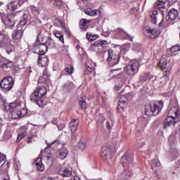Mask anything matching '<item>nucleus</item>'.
Here are the masks:
<instances>
[{"mask_svg": "<svg viewBox=\"0 0 180 180\" xmlns=\"http://www.w3.org/2000/svg\"><path fill=\"white\" fill-rule=\"evenodd\" d=\"M180 120V109L175 107L172 108L169 112L168 117L165 120V127H168L175 123H178Z\"/></svg>", "mask_w": 180, "mask_h": 180, "instance_id": "nucleus-1", "label": "nucleus"}, {"mask_svg": "<svg viewBox=\"0 0 180 180\" xmlns=\"http://www.w3.org/2000/svg\"><path fill=\"white\" fill-rule=\"evenodd\" d=\"M163 106L162 101H151L146 109V115L158 116Z\"/></svg>", "mask_w": 180, "mask_h": 180, "instance_id": "nucleus-2", "label": "nucleus"}, {"mask_svg": "<svg viewBox=\"0 0 180 180\" xmlns=\"http://www.w3.org/2000/svg\"><path fill=\"white\" fill-rule=\"evenodd\" d=\"M0 46L4 47L8 54L13 53L15 46L11 43V39L5 34H0Z\"/></svg>", "mask_w": 180, "mask_h": 180, "instance_id": "nucleus-3", "label": "nucleus"}, {"mask_svg": "<svg viewBox=\"0 0 180 180\" xmlns=\"http://www.w3.org/2000/svg\"><path fill=\"white\" fill-rule=\"evenodd\" d=\"M179 15L178 10L175 8L170 9L165 18L162 19L159 23V26H162V25L169 26V25L172 24V20H175V19L178 18Z\"/></svg>", "mask_w": 180, "mask_h": 180, "instance_id": "nucleus-4", "label": "nucleus"}, {"mask_svg": "<svg viewBox=\"0 0 180 180\" xmlns=\"http://www.w3.org/2000/svg\"><path fill=\"white\" fill-rule=\"evenodd\" d=\"M47 94V89L44 86L37 87L31 96L30 100L34 102H41V98Z\"/></svg>", "mask_w": 180, "mask_h": 180, "instance_id": "nucleus-5", "label": "nucleus"}, {"mask_svg": "<svg viewBox=\"0 0 180 180\" xmlns=\"http://www.w3.org/2000/svg\"><path fill=\"white\" fill-rule=\"evenodd\" d=\"M139 61L133 60L124 68V72H125V74H127V75H130L131 77H133L134 75H136V74H137V72H139Z\"/></svg>", "mask_w": 180, "mask_h": 180, "instance_id": "nucleus-6", "label": "nucleus"}, {"mask_svg": "<svg viewBox=\"0 0 180 180\" xmlns=\"http://www.w3.org/2000/svg\"><path fill=\"white\" fill-rule=\"evenodd\" d=\"M26 23H27V20H26L25 18H22V20H20V22L17 25V29L12 35L13 40L22 39V37L23 36V30H25L24 27L26 26Z\"/></svg>", "mask_w": 180, "mask_h": 180, "instance_id": "nucleus-7", "label": "nucleus"}, {"mask_svg": "<svg viewBox=\"0 0 180 180\" xmlns=\"http://www.w3.org/2000/svg\"><path fill=\"white\" fill-rule=\"evenodd\" d=\"M15 85V80L12 77H6L3 79L0 83V86L4 92H9L11 88Z\"/></svg>", "mask_w": 180, "mask_h": 180, "instance_id": "nucleus-8", "label": "nucleus"}, {"mask_svg": "<svg viewBox=\"0 0 180 180\" xmlns=\"http://www.w3.org/2000/svg\"><path fill=\"white\" fill-rule=\"evenodd\" d=\"M108 53V57L107 58V61H111L113 65L119 64V60H120V55H119L118 53H114L113 50L112 49H109Z\"/></svg>", "mask_w": 180, "mask_h": 180, "instance_id": "nucleus-9", "label": "nucleus"}, {"mask_svg": "<svg viewBox=\"0 0 180 180\" xmlns=\"http://www.w3.org/2000/svg\"><path fill=\"white\" fill-rule=\"evenodd\" d=\"M126 106H127V96L123 94L120 96L119 99V104L117 106L119 112L121 113L124 112Z\"/></svg>", "mask_w": 180, "mask_h": 180, "instance_id": "nucleus-10", "label": "nucleus"}, {"mask_svg": "<svg viewBox=\"0 0 180 180\" xmlns=\"http://www.w3.org/2000/svg\"><path fill=\"white\" fill-rule=\"evenodd\" d=\"M11 163L9 162H6V156L5 155H0V167L3 172H6L8 169H9V166Z\"/></svg>", "mask_w": 180, "mask_h": 180, "instance_id": "nucleus-11", "label": "nucleus"}, {"mask_svg": "<svg viewBox=\"0 0 180 180\" xmlns=\"http://www.w3.org/2000/svg\"><path fill=\"white\" fill-rule=\"evenodd\" d=\"M59 174H61L62 176H70L72 174V169L70 165H63L59 169Z\"/></svg>", "mask_w": 180, "mask_h": 180, "instance_id": "nucleus-12", "label": "nucleus"}, {"mask_svg": "<svg viewBox=\"0 0 180 180\" xmlns=\"http://www.w3.org/2000/svg\"><path fill=\"white\" fill-rule=\"evenodd\" d=\"M111 153L112 150L108 147H103L101 151V156L103 160L108 161V160L112 158Z\"/></svg>", "mask_w": 180, "mask_h": 180, "instance_id": "nucleus-13", "label": "nucleus"}, {"mask_svg": "<svg viewBox=\"0 0 180 180\" xmlns=\"http://www.w3.org/2000/svg\"><path fill=\"white\" fill-rule=\"evenodd\" d=\"M27 113L26 109L22 108L21 110H15L11 112L12 119H19V117H23Z\"/></svg>", "mask_w": 180, "mask_h": 180, "instance_id": "nucleus-14", "label": "nucleus"}, {"mask_svg": "<svg viewBox=\"0 0 180 180\" xmlns=\"http://www.w3.org/2000/svg\"><path fill=\"white\" fill-rule=\"evenodd\" d=\"M146 30L150 39H155V37H158V36H160V30H158L157 28L148 27Z\"/></svg>", "mask_w": 180, "mask_h": 180, "instance_id": "nucleus-15", "label": "nucleus"}, {"mask_svg": "<svg viewBox=\"0 0 180 180\" xmlns=\"http://www.w3.org/2000/svg\"><path fill=\"white\" fill-rule=\"evenodd\" d=\"M4 23L8 27H12L13 26H15V20L13 19V15H8L4 21Z\"/></svg>", "mask_w": 180, "mask_h": 180, "instance_id": "nucleus-16", "label": "nucleus"}, {"mask_svg": "<svg viewBox=\"0 0 180 180\" xmlns=\"http://www.w3.org/2000/svg\"><path fill=\"white\" fill-rule=\"evenodd\" d=\"M38 64L41 67H44L49 63V58L44 56V53H41L38 58Z\"/></svg>", "mask_w": 180, "mask_h": 180, "instance_id": "nucleus-17", "label": "nucleus"}, {"mask_svg": "<svg viewBox=\"0 0 180 180\" xmlns=\"http://www.w3.org/2000/svg\"><path fill=\"white\" fill-rule=\"evenodd\" d=\"M68 155V150H67V148H65L60 149L57 152V156L60 160H65Z\"/></svg>", "mask_w": 180, "mask_h": 180, "instance_id": "nucleus-18", "label": "nucleus"}, {"mask_svg": "<svg viewBox=\"0 0 180 180\" xmlns=\"http://www.w3.org/2000/svg\"><path fill=\"white\" fill-rule=\"evenodd\" d=\"M35 49L37 51H39V55L41 56V54H46L47 53V45L44 44H39V45L35 46Z\"/></svg>", "mask_w": 180, "mask_h": 180, "instance_id": "nucleus-19", "label": "nucleus"}, {"mask_svg": "<svg viewBox=\"0 0 180 180\" xmlns=\"http://www.w3.org/2000/svg\"><path fill=\"white\" fill-rule=\"evenodd\" d=\"M78 120L75 119L71 120V122H70V129L72 133H75L77 131V130H78Z\"/></svg>", "mask_w": 180, "mask_h": 180, "instance_id": "nucleus-20", "label": "nucleus"}, {"mask_svg": "<svg viewBox=\"0 0 180 180\" xmlns=\"http://www.w3.org/2000/svg\"><path fill=\"white\" fill-rule=\"evenodd\" d=\"M165 4H167V0H159L156 2L155 6L157 9L163 12L164 9H165Z\"/></svg>", "mask_w": 180, "mask_h": 180, "instance_id": "nucleus-21", "label": "nucleus"}, {"mask_svg": "<svg viewBox=\"0 0 180 180\" xmlns=\"http://www.w3.org/2000/svg\"><path fill=\"white\" fill-rule=\"evenodd\" d=\"M35 167L38 171H44V165L41 162V158H37L35 162Z\"/></svg>", "mask_w": 180, "mask_h": 180, "instance_id": "nucleus-22", "label": "nucleus"}, {"mask_svg": "<svg viewBox=\"0 0 180 180\" xmlns=\"http://www.w3.org/2000/svg\"><path fill=\"white\" fill-rule=\"evenodd\" d=\"M53 34L58 39L59 41H60L63 44H64V35L60 32L58 30H56L53 32Z\"/></svg>", "mask_w": 180, "mask_h": 180, "instance_id": "nucleus-23", "label": "nucleus"}, {"mask_svg": "<svg viewBox=\"0 0 180 180\" xmlns=\"http://www.w3.org/2000/svg\"><path fill=\"white\" fill-rule=\"evenodd\" d=\"M150 16L151 18L152 23L155 25V23H157V20H158V11H153L150 12Z\"/></svg>", "mask_w": 180, "mask_h": 180, "instance_id": "nucleus-24", "label": "nucleus"}, {"mask_svg": "<svg viewBox=\"0 0 180 180\" xmlns=\"http://www.w3.org/2000/svg\"><path fill=\"white\" fill-rule=\"evenodd\" d=\"M91 22V20H88L85 18H83L80 20V29H82L83 30H86L88 28V24Z\"/></svg>", "mask_w": 180, "mask_h": 180, "instance_id": "nucleus-25", "label": "nucleus"}, {"mask_svg": "<svg viewBox=\"0 0 180 180\" xmlns=\"http://www.w3.org/2000/svg\"><path fill=\"white\" fill-rule=\"evenodd\" d=\"M50 79V76H49V74L47 73V70H44L43 72V77H41L39 79V82H46L49 81Z\"/></svg>", "mask_w": 180, "mask_h": 180, "instance_id": "nucleus-26", "label": "nucleus"}, {"mask_svg": "<svg viewBox=\"0 0 180 180\" xmlns=\"http://www.w3.org/2000/svg\"><path fill=\"white\" fill-rule=\"evenodd\" d=\"M133 175V172H127L126 174H125V177L124 176H123L122 174L115 177V180H126L129 178H130V176H131Z\"/></svg>", "mask_w": 180, "mask_h": 180, "instance_id": "nucleus-27", "label": "nucleus"}, {"mask_svg": "<svg viewBox=\"0 0 180 180\" xmlns=\"http://www.w3.org/2000/svg\"><path fill=\"white\" fill-rule=\"evenodd\" d=\"M98 10H92L91 8H86L84 10V13L86 15L89 16H96L98 15Z\"/></svg>", "mask_w": 180, "mask_h": 180, "instance_id": "nucleus-28", "label": "nucleus"}, {"mask_svg": "<svg viewBox=\"0 0 180 180\" xmlns=\"http://www.w3.org/2000/svg\"><path fill=\"white\" fill-rule=\"evenodd\" d=\"M168 64V63L167 62V58L162 57L160 60L159 62V67L162 69V70H165V68H167V65Z\"/></svg>", "mask_w": 180, "mask_h": 180, "instance_id": "nucleus-29", "label": "nucleus"}, {"mask_svg": "<svg viewBox=\"0 0 180 180\" xmlns=\"http://www.w3.org/2000/svg\"><path fill=\"white\" fill-rule=\"evenodd\" d=\"M42 154H44V158L47 160V161H50L51 162V152L50 150H48V149H45L44 152H42Z\"/></svg>", "mask_w": 180, "mask_h": 180, "instance_id": "nucleus-30", "label": "nucleus"}, {"mask_svg": "<svg viewBox=\"0 0 180 180\" xmlns=\"http://www.w3.org/2000/svg\"><path fill=\"white\" fill-rule=\"evenodd\" d=\"M123 161L127 162V164H132L133 163V155H124L122 157Z\"/></svg>", "mask_w": 180, "mask_h": 180, "instance_id": "nucleus-31", "label": "nucleus"}, {"mask_svg": "<svg viewBox=\"0 0 180 180\" xmlns=\"http://www.w3.org/2000/svg\"><path fill=\"white\" fill-rule=\"evenodd\" d=\"M86 39H88V40H90V41H95L96 40V39L99 37V35L93 34L91 32H86Z\"/></svg>", "mask_w": 180, "mask_h": 180, "instance_id": "nucleus-32", "label": "nucleus"}, {"mask_svg": "<svg viewBox=\"0 0 180 180\" xmlns=\"http://www.w3.org/2000/svg\"><path fill=\"white\" fill-rule=\"evenodd\" d=\"M101 43H102V40H98V41H96L95 42H94L91 44V50H93V51H95V50H98V49H99Z\"/></svg>", "mask_w": 180, "mask_h": 180, "instance_id": "nucleus-33", "label": "nucleus"}, {"mask_svg": "<svg viewBox=\"0 0 180 180\" xmlns=\"http://www.w3.org/2000/svg\"><path fill=\"white\" fill-rule=\"evenodd\" d=\"M79 105L81 106L82 109H86V101L82 97L78 98Z\"/></svg>", "mask_w": 180, "mask_h": 180, "instance_id": "nucleus-34", "label": "nucleus"}, {"mask_svg": "<svg viewBox=\"0 0 180 180\" xmlns=\"http://www.w3.org/2000/svg\"><path fill=\"white\" fill-rule=\"evenodd\" d=\"M65 72L71 75L72 72H74V68L71 65H69L68 66L65 68Z\"/></svg>", "mask_w": 180, "mask_h": 180, "instance_id": "nucleus-35", "label": "nucleus"}, {"mask_svg": "<svg viewBox=\"0 0 180 180\" xmlns=\"http://www.w3.org/2000/svg\"><path fill=\"white\" fill-rule=\"evenodd\" d=\"M45 46L48 47H53L54 46V40L51 38H47Z\"/></svg>", "mask_w": 180, "mask_h": 180, "instance_id": "nucleus-36", "label": "nucleus"}, {"mask_svg": "<svg viewBox=\"0 0 180 180\" xmlns=\"http://www.w3.org/2000/svg\"><path fill=\"white\" fill-rule=\"evenodd\" d=\"M8 8L9 11H15V9L18 8V5H16V2L12 1L11 4L8 5Z\"/></svg>", "mask_w": 180, "mask_h": 180, "instance_id": "nucleus-37", "label": "nucleus"}, {"mask_svg": "<svg viewBox=\"0 0 180 180\" xmlns=\"http://www.w3.org/2000/svg\"><path fill=\"white\" fill-rule=\"evenodd\" d=\"M155 167H160V161L157 159H154L151 161V167L155 168Z\"/></svg>", "mask_w": 180, "mask_h": 180, "instance_id": "nucleus-38", "label": "nucleus"}, {"mask_svg": "<svg viewBox=\"0 0 180 180\" xmlns=\"http://www.w3.org/2000/svg\"><path fill=\"white\" fill-rule=\"evenodd\" d=\"M78 148L81 150L82 151H84V148H86V143L85 142L80 141L78 143Z\"/></svg>", "mask_w": 180, "mask_h": 180, "instance_id": "nucleus-39", "label": "nucleus"}, {"mask_svg": "<svg viewBox=\"0 0 180 180\" xmlns=\"http://www.w3.org/2000/svg\"><path fill=\"white\" fill-rule=\"evenodd\" d=\"M31 11L34 15H39V13H40L39 7H36L34 6H31Z\"/></svg>", "mask_w": 180, "mask_h": 180, "instance_id": "nucleus-40", "label": "nucleus"}, {"mask_svg": "<svg viewBox=\"0 0 180 180\" xmlns=\"http://www.w3.org/2000/svg\"><path fill=\"white\" fill-rule=\"evenodd\" d=\"M121 50L122 51H124V53H127V51L130 50V45L127 44L122 45Z\"/></svg>", "mask_w": 180, "mask_h": 180, "instance_id": "nucleus-41", "label": "nucleus"}, {"mask_svg": "<svg viewBox=\"0 0 180 180\" xmlns=\"http://www.w3.org/2000/svg\"><path fill=\"white\" fill-rule=\"evenodd\" d=\"M4 174H0V180H8L9 179V176H8V173L7 171L6 172H4Z\"/></svg>", "mask_w": 180, "mask_h": 180, "instance_id": "nucleus-42", "label": "nucleus"}, {"mask_svg": "<svg viewBox=\"0 0 180 180\" xmlns=\"http://www.w3.org/2000/svg\"><path fill=\"white\" fill-rule=\"evenodd\" d=\"M171 53H176V51H180L179 45H175L170 49Z\"/></svg>", "mask_w": 180, "mask_h": 180, "instance_id": "nucleus-43", "label": "nucleus"}, {"mask_svg": "<svg viewBox=\"0 0 180 180\" xmlns=\"http://www.w3.org/2000/svg\"><path fill=\"white\" fill-rule=\"evenodd\" d=\"M14 168L15 169H19L20 168V162H19V160H14Z\"/></svg>", "mask_w": 180, "mask_h": 180, "instance_id": "nucleus-44", "label": "nucleus"}, {"mask_svg": "<svg viewBox=\"0 0 180 180\" xmlns=\"http://www.w3.org/2000/svg\"><path fill=\"white\" fill-rule=\"evenodd\" d=\"M153 84L156 86H161V84H162V80H161V79H155V80L153 81Z\"/></svg>", "mask_w": 180, "mask_h": 180, "instance_id": "nucleus-45", "label": "nucleus"}, {"mask_svg": "<svg viewBox=\"0 0 180 180\" xmlns=\"http://www.w3.org/2000/svg\"><path fill=\"white\" fill-rule=\"evenodd\" d=\"M54 5L56 6V8H61V6H63V1H56L54 2Z\"/></svg>", "mask_w": 180, "mask_h": 180, "instance_id": "nucleus-46", "label": "nucleus"}, {"mask_svg": "<svg viewBox=\"0 0 180 180\" xmlns=\"http://www.w3.org/2000/svg\"><path fill=\"white\" fill-rule=\"evenodd\" d=\"M4 109L5 110H11V109H12L11 107V103H5Z\"/></svg>", "mask_w": 180, "mask_h": 180, "instance_id": "nucleus-47", "label": "nucleus"}, {"mask_svg": "<svg viewBox=\"0 0 180 180\" xmlns=\"http://www.w3.org/2000/svg\"><path fill=\"white\" fill-rule=\"evenodd\" d=\"M58 22L61 25L62 30H63V32H67V27H65V25H63V21L61 20H58Z\"/></svg>", "mask_w": 180, "mask_h": 180, "instance_id": "nucleus-48", "label": "nucleus"}, {"mask_svg": "<svg viewBox=\"0 0 180 180\" xmlns=\"http://www.w3.org/2000/svg\"><path fill=\"white\" fill-rule=\"evenodd\" d=\"M25 136H26V134H25L19 135L17 138V141H20L22 139H23V137H25Z\"/></svg>", "mask_w": 180, "mask_h": 180, "instance_id": "nucleus-49", "label": "nucleus"}, {"mask_svg": "<svg viewBox=\"0 0 180 180\" xmlns=\"http://www.w3.org/2000/svg\"><path fill=\"white\" fill-rule=\"evenodd\" d=\"M11 109H15L18 106V103L16 102L10 103Z\"/></svg>", "mask_w": 180, "mask_h": 180, "instance_id": "nucleus-50", "label": "nucleus"}, {"mask_svg": "<svg viewBox=\"0 0 180 180\" xmlns=\"http://www.w3.org/2000/svg\"><path fill=\"white\" fill-rule=\"evenodd\" d=\"M64 127H65V124H60L58 125V130H63V129H64Z\"/></svg>", "mask_w": 180, "mask_h": 180, "instance_id": "nucleus-51", "label": "nucleus"}, {"mask_svg": "<svg viewBox=\"0 0 180 180\" xmlns=\"http://www.w3.org/2000/svg\"><path fill=\"white\" fill-rule=\"evenodd\" d=\"M18 4L20 6L21 5H23L25 2H27V0H18Z\"/></svg>", "mask_w": 180, "mask_h": 180, "instance_id": "nucleus-52", "label": "nucleus"}, {"mask_svg": "<svg viewBox=\"0 0 180 180\" xmlns=\"http://www.w3.org/2000/svg\"><path fill=\"white\" fill-rule=\"evenodd\" d=\"M127 39H129V40H131V41H133V39H134V37H131L130 34H127Z\"/></svg>", "mask_w": 180, "mask_h": 180, "instance_id": "nucleus-53", "label": "nucleus"}, {"mask_svg": "<svg viewBox=\"0 0 180 180\" xmlns=\"http://www.w3.org/2000/svg\"><path fill=\"white\" fill-rule=\"evenodd\" d=\"M41 180H56V179L50 177H44Z\"/></svg>", "mask_w": 180, "mask_h": 180, "instance_id": "nucleus-54", "label": "nucleus"}, {"mask_svg": "<svg viewBox=\"0 0 180 180\" xmlns=\"http://www.w3.org/2000/svg\"><path fill=\"white\" fill-rule=\"evenodd\" d=\"M106 127L108 130L109 129H110V123L109 122V121H107L106 122Z\"/></svg>", "mask_w": 180, "mask_h": 180, "instance_id": "nucleus-55", "label": "nucleus"}, {"mask_svg": "<svg viewBox=\"0 0 180 180\" xmlns=\"http://www.w3.org/2000/svg\"><path fill=\"white\" fill-rule=\"evenodd\" d=\"M86 70L87 71H89V72H92L93 71L92 68H90L89 66L86 67Z\"/></svg>", "mask_w": 180, "mask_h": 180, "instance_id": "nucleus-56", "label": "nucleus"}, {"mask_svg": "<svg viewBox=\"0 0 180 180\" xmlns=\"http://www.w3.org/2000/svg\"><path fill=\"white\" fill-rule=\"evenodd\" d=\"M40 16H41V19H46V14H44V13H41L40 15Z\"/></svg>", "mask_w": 180, "mask_h": 180, "instance_id": "nucleus-57", "label": "nucleus"}, {"mask_svg": "<svg viewBox=\"0 0 180 180\" xmlns=\"http://www.w3.org/2000/svg\"><path fill=\"white\" fill-rule=\"evenodd\" d=\"M108 44V41H101V46H103L104 44Z\"/></svg>", "mask_w": 180, "mask_h": 180, "instance_id": "nucleus-58", "label": "nucleus"}, {"mask_svg": "<svg viewBox=\"0 0 180 180\" xmlns=\"http://www.w3.org/2000/svg\"><path fill=\"white\" fill-rule=\"evenodd\" d=\"M27 141L28 144H30V143H32V137L27 138Z\"/></svg>", "mask_w": 180, "mask_h": 180, "instance_id": "nucleus-59", "label": "nucleus"}, {"mask_svg": "<svg viewBox=\"0 0 180 180\" xmlns=\"http://www.w3.org/2000/svg\"><path fill=\"white\" fill-rule=\"evenodd\" d=\"M74 180H81V179H79V177H78V176H75Z\"/></svg>", "mask_w": 180, "mask_h": 180, "instance_id": "nucleus-60", "label": "nucleus"}, {"mask_svg": "<svg viewBox=\"0 0 180 180\" xmlns=\"http://www.w3.org/2000/svg\"><path fill=\"white\" fill-rule=\"evenodd\" d=\"M115 89H117V91H119V89H120V86L117 87V86H115Z\"/></svg>", "mask_w": 180, "mask_h": 180, "instance_id": "nucleus-61", "label": "nucleus"}, {"mask_svg": "<svg viewBox=\"0 0 180 180\" xmlns=\"http://www.w3.org/2000/svg\"><path fill=\"white\" fill-rule=\"evenodd\" d=\"M57 142V141H54L53 142H52L51 143V146H53V144H54V143H56Z\"/></svg>", "mask_w": 180, "mask_h": 180, "instance_id": "nucleus-62", "label": "nucleus"}, {"mask_svg": "<svg viewBox=\"0 0 180 180\" xmlns=\"http://www.w3.org/2000/svg\"><path fill=\"white\" fill-rule=\"evenodd\" d=\"M1 5H4V3H3L2 1H0V6H1Z\"/></svg>", "mask_w": 180, "mask_h": 180, "instance_id": "nucleus-63", "label": "nucleus"}, {"mask_svg": "<svg viewBox=\"0 0 180 180\" xmlns=\"http://www.w3.org/2000/svg\"><path fill=\"white\" fill-rule=\"evenodd\" d=\"M3 67H8L6 64L3 65Z\"/></svg>", "mask_w": 180, "mask_h": 180, "instance_id": "nucleus-64", "label": "nucleus"}]
</instances>
